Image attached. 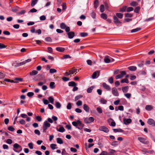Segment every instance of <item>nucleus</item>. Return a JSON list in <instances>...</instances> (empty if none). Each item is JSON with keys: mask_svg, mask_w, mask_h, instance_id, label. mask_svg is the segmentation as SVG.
I'll use <instances>...</instances> for the list:
<instances>
[{"mask_svg": "<svg viewBox=\"0 0 155 155\" xmlns=\"http://www.w3.org/2000/svg\"><path fill=\"white\" fill-rule=\"evenodd\" d=\"M45 40L46 41L49 42H51L52 41L51 39L49 37H48L46 38Z\"/></svg>", "mask_w": 155, "mask_h": 155, "instance_id": "63", "label": "nucleus"}, {"mask_svg": "<svg viewBox=\"0 0 155 155\" xmlns=\"http://www.w3.org/2000/svg\"><path fill=\"white\" fill-rule=\"evenodd\" d=\"M8 129L9 130L13 131L15 130V129L12 126H9L8 128Z\"/></svg>", "mask_w": 155, "mask_h": 155, "instance_id": "59", "label": "nucleus"}, {"mask_svg": "<svg viewBox=\"0 0 155 155\" xmlns=\"http://www.w3.org/2000/svg\"><path fill=\"white\" fill-rule=\"evenodd\" d=\"M112 93L114 96H118L119 95V94L117 90L115 87H114L112 88Z\"/></svg>", "mask_w": 155, "mask_h": 155, "instance_id": "4", "label": "nucleus"}, {"mask_svg": "<svg viewBox=\"0 0 155 155\" xmlns=\"http://www.w3.org/2000/svg\"><path fill=\"white\" fill-rule=\"evenodd\" d=\"M54 84H55L54 82H51L50 83V88L52 89L54 88L55 87Z\"/></svg>", "mask_w": 155, "mask_h": 155, "instance_id": "42", "label": "nucleus"}, {"mask_svg": "<svg viewBox=\"0 0 155 155\" xmlns=\"http://www.w3.org/2000/svg\"><path fill=\"white\" fill-rule=\"evenodd\" d=\"M99 1L98 0H95L94 3V7L95 8H96L98 6Z\"/></svg>", "mask_w": 155, "mask_h": 155, "instance_id": "22", "label": "nucleus"}, {"mask_svg": "<svg viewBox=\"0 0 155 155\" xmlns=\"http://www.w3.org/2000/svg\"><path fill=\"white\" fill-rule=\"evenodd\" d=\"M28 146L30 149H33V144L32 143H30L28 144Z\"/></svg>", "mask_w": 155, "mask_h": 155, "instance_id": "62", "label": "nucleus"}, {"mask_svg": "<svg viewBox=\"0 0 155 155\" xmlns=\"http://www.w3.org/2000/svg\"><path fill=\"white\" fill-rule=\"evenodd\" d=\"M87 34L86 33L82 32L80 33V35L82 37H84L87 35Z\"/></svg>", "mask_w": 155, "mask_h": 155, "instance_id": "55", "label": "nucleus"}, {"mask_svg": "<svg viewBox=\"0 0 155 155\" xmlns=\"http://www.w3.org/2000/svg\"><path fill=\"white\" fill-rule=\"evenodd\" d=\"M57 146V145L55 144H51L50 145V147L53 150H54L56 149L55 147Z\"/></svg>", "mask_w": 155, "mask_h": 155, "instance_id": "40", "label": "nucleus"}, {"mask_svg": "<svg viewBox=\"0 0 155 155\" xmlns=\"http://www.w3.org/2000/svg\"><path fill=\"white\" fill-rule=\"evenodd\" d=\"M115 151L114 150H111L108 153V155H114Z\"/></svg>", "mask_w": 155, "mask_h": 155, "instance_id": "37", "label": "nucleus"}, {"mask_svg": "<svg viewBox=\"0 0 155 155\" xmlns=\"http://www.w3.org/2000/svg\"><path fill=\"white\" fill-rule=\"evenodd\" d=\"M38 0H32V2L31 5L32 7H33L37 3Z\"/></svg>", "mask_w": 155, "mask_h": 155, "instance_id": "28", "label": "nucleus"}, {"mask_svg": "<svg viewBox=\"0 0 155 155\" xmlns=\"http://www.w3.org/2000/svg\"><path fill=\"white\" fill-rule=\"evenodd\" d=\"M101 17L104 19H106L107 18V16L105 13H102L101 15Z\"/></svg>", "mask_w": 155, "mask_h": 155, "instance_id": "33", "label": "nucleus"}, {"mask_svg": "<svg viewBox=\"0 0 155 155\" xmlns=\"http://www.w3.org/2000/svg\"><path fill=\"white\" fill-rule=\"evenodd\" d=\"M57 71L56 69L53 68H51V69L50 70L49 72L50 73L52 74L56 72Z\"/></svg>", "mask_w": 155, "mask_h": 155, "instance_id": "52", "label": "nucleus"}, {"mask_svg": "<svg viewBox=\"0 0 155 155\" xmlns=\"http://www.w3.org/2000/svg\"><path fill=\"white\" fill-rule=\"evenodd\" d=\"M130 5L132 6H135L137 5V4L136 2L133 1L131 2V3L130 4Z\"/></svg>", "mask_w": 155, "mask_h": 155, "instance_id": "44", "label": "nucleus"}, {"mask_svg": "<svg viewBox=\"0 0 155 155\" xmlns=\"http://www.w3.org/2000/svg\"><path fill=\"white\" fill-rule=\"evenodd\" d=\"M65 130L64 128L63 127H61L59 128L58 130V131L61 132H63Z\"/></svg>", "mask_w": 155, "mask_h": 155, "instance_id": "51", "label": "nucleus"}, {"mask_svg": "<svg viewBox=\"0 0 155 155\" xmlns=\"http://www.w3.org/2000/svg\"><path fill=\"white\" fill-rule=\"evenodd\" d=\"M145 109L148 111H150L153 109V107L150 105H147L145 107Z\"/></svg>", "mask_w": 155, "mask_h": 155, "instance_id": "19", "label": "nucleus"}, {"mask_svg": "<svg viewBox=\"0 0 155 155\" xmlns=\"http://www.w3.org/2000/svg\"><path fill=\"white\" fill-rule=\"evenodd\" d=\"M128 68L130 71H134L137 70V67L135 66H131L129 67Z\"/></svg>", "mask_w": 155, "mask_h": 155, "instance_id": "16", "label": "nucleus"}, {"mask_svg": "<svg viewBox=\"0 0 155 155\" xmlns=\"http://www.w3.org/2000/svg\"><path fill=\"white\" fill-rule=\"evenodd\" d=\"M120 74L117 75L116 76V79H117L121 78L126 74V72L124 71H120Z\"/></svg>", "mask_w": 155, "mask_h": 155, "instance_id": "5", "label": "nucleus"}, {"mask_svg": "<svg viewBox=\"0 0 155 155\" xmlns=\"http://www.w3.org/2000/svg\"><path fill=\"white\" fill-rule=\"evenodd\" d=\"M38 73V72L36 70H33L31 72H30L29 73L30 75L31 76H33L37 74Z\"/></svg>", "mask_w": 155, "mask_h": 155, "instance_id": "24", "label": "nucleus"}, {"mask_svg": "<svg viewBox=\"0 0 155 155\" xmlns=\"http://www.w3.org/2000/svg\"><path fill=\"white\" fill-rule=\"evenodd\" d=\"M141 28H137L135 29H134L132 30L131 31V32L132 33L135 32H136L139 31L140 30H141Z\"/></svg>", "mask_w": 155, "mask_h": 155, "instance_id": "26", "label": "nucleus"}, {"mask_svg": "<svg viewBox=\"0 0 155 155\" xmlns=\"http://www.w3.org/2000/svg\"><path fill=\"white\" fill-rule=\"evenodd\" d=\"M140 7L138 6V7H136L135 8L134 11L136 13H138L139 12V10H140Z\"/></svg>", "mask_w": 155, "mask_h": 155, "instance_id": "50", "label": "nucleus"}, {"mask_svg": "<svg viewBox=\"0 0 155 155\" xmlns=\"http://www.w3.org/2000/svg\"><path fill=\"white\" fill-rule=\"evenodd\" d=\"M82 97V96L81 95H79L76 96L75 98V101H77L79 99L81 98Z\"/></svg>", "mask_w": 155, "mask_h": 155, "instance_id": "49", "label": "nucleus"}, {"mask_svg": "<svg viewBox=\"0 0 155 155\" xmlns=\"http://www.w3.org/2000/svg\"><path fill=\"white\" fill-rule=\"evenodd\" d=\"M71 57L68 54H65L64 55L63 57L62 58V59H64L66 58H71Z\"/></svg>", "mask_w": 155, "mask_h": 155, "instance_id": "36", "label": "nucleus"}, {"mask_svg": "<svg viewBox=\"0 0 155 155\" xmlns=\"http://www.w3.org/2000/svg\"><path fill=\"white\" fill-rule=\"evenodd\" d=\"M15 81H18V83L19 82H22L23 81V79L22 78H15L14 79Z\"/></svg>", "mask_w": 155, "mask_h": 155, "instance_id": "46", "label": "nucleus"}, {"mask_svg": "<svg viewBox=\"0 0 155 155\" xmlns=\"http://www.w3.org/2000/svg\"><path fill=\"white\" fill-rule=\"evenodd\" d=\"M94 120V118L92 117H90L89 118H85L84 119V123L86 124L90 123L93 122Z\"/></svg>", "mask_w": 155, "mask_h": 155, "instance_id": "3", "label": "nucleus"}, {"mask_svg": "<svg viewBox=\"0 0 155 155\" xmlns=\"http://www.w3.org/2000/svg\"><path fill=\"white\" fill-rule=\"evenodd\" d=\"M48 100L51 104H54V99L52 96L49 97L48 98Z\"/></svg>", "mask_w": 155, "mask_h": 155, "instance_id": "32", "label": "nucleus"}, {"mask_svg": "<svg viewBox=\"0 0 155 155\" xmlns=\"http://www.w3.org/2000/svg\"><path fill=\"white\" fill-rule=\"evenodd\" d=\"M100 102L101 103L103 104H106L107 103V100L103 98H102L100 100Z\"/></svg>", "mask_w": 155, "mask_h": 155, "instance_id": "23", "label": "nucleus"}, {"mask_svg": "<svg viewBox=\"0 0 155 155\" xmlns=\"http://www.w3.org/2000/svg\"><path fill=\"white\" fill-rule=\"evenodd\" d=\"M62 79L64 81H67L69 80V78L66 77H63Z\"/></svg>", "mask_w": 155, "mask_h": 155, "instance_id": "60", "label": "nucleus"}, {"mask_svg": "<svg viewBox=\"0 0 155 155\" xmlns=\"http://www.w3.org/2000/svg\"><path fill=\"white\" fill-rule=\"evenodd\" d=\"M99 130L101 131H103L105 133H108L109 131L108 129L104 126H101L100 127Z\"/></svg>", "mask_w": 155, "mask_h": 155, "instance_id": "8", "label": "nucleus"}, {"mask_svg": "<svg viewBox=\"0 0 155 155\" xmlns=\"http://www.w3.org/2000/svg\"><path fill=\"white\" fill-rule=\"evenodd\" d=\"M100 71H97L94 72L92 75V78L93 79H94L96 78V76L97 74H98V76H99Z\"/></svg>", "mask_w": 155, "mask_h": 155, "instance_id": "14", "label": "nucleus"}, {"mask_svg": "<svg viewBox=\"0 0 155 155\" xmlns=\"http://www.w3.org/2000/svg\"><path fill=\"white\" fill-rule=\"evenodd\" d=\"M31 61V59H28L26 60H25L23 61L20 62L18 64V66H20L28 62Z\"/></svg>", "mask_w": 155, "mask_h": 155, "instance_id": "13", "label": "nucleus"}, {"mask_svg": "<svg viewBox=\"0 0 155 155\" xmlns=\"http://www.w3.org/2000/svg\"><path fill=\"white\" fill-rule=\"evenodd\" d=\"M104 61L107 63H109L110 62V59L108 56H106L104 59Z\"/></svg>", "mask_w": 155, "mask_h": 155, "instance_id": "17", "label": "nucleus"}, {"mask_svg": "<svg viewBox=\"0 0 155 155\" xmlns=\"http://www.w3.org/2000/svg\"><path fill=\"white\" fill-rule=\"evenodd\" d=\"M138 140L141 143L145 144H148V141L146 140V139L143 138L142 137H139L138 138Z\"/></svg>", "mask_w": 155, "mask_h": 155, "instance_id": "7", "label": "nucleus"}, {"mask_svg": "<svg viewBox=\"0 0 155 155\" xmlns=\"http://www.w3.org/2000/svg\"><path fill=\"white\" fill-rule=\"evenodd\" d=\"M69 38L71 39L74 36V33L73 31L68 32L67 33Z\"/></svg>", "mask_w": 155, "mask_h": 155, "instance_id": "12", "label": "nucleus"}, {"mask_svg": "<svg viewBox=\"0 0 155 155\" xmlns=\"http://www.w3.org/2000/svg\"><path fill=\"white\" fill-rule=\"evenodd\" d=\"M60 27L61 29H64L67 26L64 23H62L60 24Z\"/></svg>", "mask_w": 155, "mask_h": 155, "instance_id": "29", "label": "nucleus"}, {"mask_svg": "<svg viewBox=\"0 0 155 155\" xmlns=\"http://www.w3.org/2000/svg\"><path fill=\"white\" fill-rule=\"evenodd\" d=\"M34 95V93L32 92H29L27 94V96L29 97H31Z\"/></svg>", "mask_w": 155, "mask_h": 155, "instance_id": "53", "label": "nucleus"}, {"mask_svg": "<svg viewBox=\"0 0 155 155\" xmlns=\"http://www.w3.org/2000/svg\"><path fill=\"white\" fill-rule=\"evenodd\" d=\"M77 70V69H71L69 70V72L71 74H73L74 73L76 72Z\"/></svg>", "mask_w": 155, "mask_h": 155, "instance_id": "39", "label": "nucleus"}, {"mask_svg": "<svg viewBox=\"0 0 155 155\" xmlns=\"http://www.w3.org/2000/svg\"><path fill=\"white\" fill-rule=\"evenodd\" d=\"M51 124L47 120L45 121L43 125V133H45L47 129L50 127Z\"/></svg>", "mask_w": 155, "mask_h": 155, "instance_id": "2", "label": "nucleus"}, {"mask_svg": "<svg viewBox=\"0 0 155 155\" xmlns=\"http://www.w3.org/2000/svg\"><path fill=\"white\" fill-rule=\"evenodd\" d=\"M55 106L57 108H59L61 107V105L59 102H56Z\"/></svg>", "mask_w": 155, "mask_h": 155, "instance_id": "41", "label": "nucleus"}, {"mask_svg": "<svg viewBox=\"0 0 155 155\" xmlns=\"http://www.w3.org/2000/svg\"><path fill=\"white\" fill-rule=\"evenodd\" d=\"M120 82L121 83H128L129 81L127 78H125L124 79H122L121 81Z\"/></svg>", "mask_w": 155, "mask_h": 155, "instance_id": "35", "label": "nucleus"}, {"mask_svg": "<svg viewBox=\"0 0 155 155\" xmlns=\"http://www.w3.org/2000/svg\"><path fill=\"white\" fill-rule=\"evenodd\" d=\"M76 104L78 106H80L82 105V102L81 101L79 100L76 102Z\"/></svg>", "mask_w": 155, "mask_h": 155, "instance_id": "48", "label": "nucleus"}, {"mask_svg": "<svg viewBox=\"0 0 155 155\" xmlns=\"http://www.w3.org/2000/svg\"><path fill=\"white\" fill-rule=\"evenodd\" d=\"M102 86L107 91H110L111 90V87L108 84L105 83H103L102 84Z\"/></svg>", "mask_w": 155, "mask_h": 155, "instance_id": "6", "label": "nucleus"}, {"mask_svg": "<svg viewBox=\"0 0 155 155\" xmlns=\"http://www.w3.org/2000/svg\"><path fill=\"white\" fill-rule=\"evenodd\" d=\"M123 122L124 124L127 125L130 123L132 122V120L130 118H124L123 120Z\"/></svg>", "mask_w": 155, "mask_h": 155, "instance_id": "10", "label": "nucleus"}, {"mask_svg": "<svg viewBox=\"0 0 155 155\" xmlns=\"http://www.w3.org/2000/svg\"><path fill=\"white\" fill-rule=\"evenodd\" d=\"M107 152L105 151H103L100 155H108Z\"/></svg>", "mask_w": 155, "mask_h": 155, "instance_id": "64", "label": "nucleus"}, {"mask_svg": "<svg viewBox=\"0 0 155 155\" xmlns=\"http://www.w3.org/2000/svg\"><path fill=\"white\" fill-rule=\"evenodd\" d=\"M100 11L101 12H103L104 11V7L103 5H101L100 7Z\"/></svg>", "mask_w": 155, "mask_h": 155, "instance_id": "38", "label": "nucleus"}, {"mask_svg": "<svg viewBox=\"0 0 155 155\" xmlns=\"http://www.w3.org/2000/svg\"><path fill=\"white\" fill-rule=\"evenodd\" d=\"M126 6H124L120 8V11L122 12H125L126 11Z\"/></svg>", "mask_w": 155, "mask_h": 155, "instance_id": "27", "label": "nucleus"}, {"mask_svg": "<svg viewBox=\"0 0 155 155\" xmlns=\"http://www.w3.org/2000/svg\"><path fill=\"white\" fill-rule=\"evenodd\" d=\"M36 119L39 122H40L42 120V118L40 116H36Z\"/></svg>", "mask_w": 155, "mask_h": 155, "instance_id": "58", "label": "nucleus"}, {"mask_svg": "<svg viewBox=\"0 0 155 155\" xmlns=\"http://www.w3.org/2000/svg\"><path fill=\"white\" fill-rule=\"evenodd\" d=\"M46 19V17L45 15H42L40 17V19L41 21L45 20Z\"/></svg>", "mask_w": 155, "mask_h": 155, "instance_id": "54", "label": "nucleus"}, {"mask_svg": "<svg viewBox=\"0 0 155 155\" xmlns=\"http://www.w3.org/2000/svg\"><path fill=\"white\" fill-rule=\"evenodd\" d=\"M57 143L60 144H62L63 143L62 140L60 138H57Z\"/></svg>", "mask_w": 155, "mask_h": 155, "instance_id": "30", "label": "nucleus"}, {"mask_svg": "<svg viewBox=\"0 0 155 155\" xmlns=\"http://www.w3.org/2000/svg\"><path fill=\"white\" fill-rule=\"evenodd\" d=\"M72 125L77 127L78 129H82L84 127V125L82 123L81 121L79 120L77 121H73L72 123Z\"/></svg>", "mask_w": 155, "mask_h": 155, "instance_id": "1", "label": "nucleus"}, {"mask_svg": "<svg viewBox=\"0 0 155 155\" xmlns=\"http://www.w3.org/2000/svg\"><path fill=\"white\" fill-rule=\"evenodd\" d=\"M116 16L120 18L121 19L123 18V15L121 13H117L116 14Z\"/></svg>", "mask_w": 155, "mask_h": 155, "instance_id": "31", "label": "nucleus"}, {"mask_svg": "<svg viewBox=\"0 0 155 155\" xmlns=\"http://www.w3.org/2000/svg\"><path fill=\"white\" fill-rule=\"evenodd\" d=\"M125 15L126 17H131L133 16L132 14L128 13H125Z\"/></svg>", "mask_w": 155, "mask_h": 155, "instance_id": "57", "label": "nucleus"}, {"mask_svg": "<svg viewBox=\"0 0 155 155\" xmlns=\"http://www.w3.org/2000/svg\"><path fill=\"white\" fill-rule=\"evenodd\" d=\"M94 88V86H92L91 87H90L89 88H88L87 90V92L88 93H91V92L92 90H93Z\"/></svg>", "mask_w": 155, "mask_h": 155, "instance_id": "25", "label": "nucleus"}, {"mask_svg": "<svg viewBox=\"0 0 155 155\" xmlns=\"http://www.w3.org/2000/svg\"><path fill=\"white\" fill-rule=\"evenodd\" d=\"M108 81L111 84H112L114 82V80L112 77L109 78L108 79Z\"/></svg>", "mask_w": 155, "mask_h": 155, "instance_id": "45", "label": "nucleus"}, {"mask_svg": "<svg viewBox=\"0 0 155 155\" xmlns=\"http://www.w3.org/2000/svg\"><path fill=\"white\" fill-rule=\"evenodd\" d=\"M147 123L150 125L155 126V121L152 119H149L148 120Z\"/></svg>", "mask_w": 155, "mask_h": 155, "instance_id": "9", "label": "nucleus"}, {"mask_svg": "<svg viewBox=\"0 0 155 155\" xmlns=\"http://www.w3.org/2000/svg\"><path fill=\"white\" fill-rule=\"evenodd\" d=\"M76 84L74 81H71L68 83V85L69 86L74 87L76 86Z\"/></svg>", "mask_w": 155, "mask_h": 155, "instance_id": "21", "label": "nucleus"}, {"mask_svg": "<svg viewBox=\"0 0 155 155\" xmlns=\"http://www.w3.org/2000/svg\"><path fill=\"white\" fill-rule=\"evenodd\" d=\"M83 108L84 110L86 112H88L90 111V108L86 104H84L83 105Z\"/></svg>", "mask_w": 155, "mask_h": 155, "instance_id": "15", "label": "nucleus"}, {"mask_svg": "<svg viewBox=\"0 0 155 155\" xmlns=\"http://www.w3.org/2000/svg\"><path fill=\"white\" fill-rule=\"evenodd\" d=\"M97 110L99 114L102 113V109L100 107H98L97 108Z\"/></svg>", "mask_w": 155, "mask_h": 155, "instance_id": "47", "label": "nucleus"}, {"mask_svg": "<svg viewBox=\"0 0 155 155\" xmlns=\"http://www.w3.org/2000/svg\"><path fill=\"white\" fill-rule=\"evenodd\" d=\"M113 19H114V22L115 24H121V22L119 20L118 18L116 16H114L113 17Z\"/></svg>", "mask_w": 155, "mask_h": 155, "instance_id": "11", "label": "nucleus"}, {"mask_svg": "<svg viewBox=\"0 0 155 155\" xmlns=\"http://www.w3.org/2000/svg\"><path fill=\"white\" fill-rule=\"evenodd\" d=\"M56 50L58 51L62 52L64 51L65 49L64 48L62 47H57L56 48Z\"/></svg>", "mask_w": 155, "mask_h": 155, "instance_id": "18", "label": "nucleus"}, {"mask_svg": "<svg viewBox=\"0 0 155 155\" xmlns=\"http://www.w3.org/2000/svg\"><path fill=\"white\" fill-rule=\"evenodd\" d=\"M134 10V8L132 7H129L127 8V12H130L133 11Z\"/></svg>", "mask_w": 155, "mask_h": 155, "instance_id": "56", "label": "nucleus"}, {"mask_svg": "<svg viewBox=\"0 0 155 155\" xmlns=\"http://www.w3.org/2000/svg\"><path fill=\"white\" fill-rule=\"evenodd\" d=\"M128 87L127 86L123 87L122 88V90L124 93H126L128 91Z\"/></svg>", "mask_w": 155, "mask_h": 155, "instance_id": "20", "label": "nucleus"}, {"mask_svg": "<svg viewBox=\"0 0 155 155\" xmlns=\"http://www.w3.org/2000/svg\"><path fill=\"white\" fill-rule=\"evenodd\" d=\"M34 132L36 134L38 135H39L40 134V131L38 130H35L34 131Z\"/></svg>", "mask_w": 155, "mask_h": 155, "instance_id": "61", "label": "nucleus"}, {"mask_svg": "<svg viewBox=\"0 0 155 155\" xmlns=\"http://www.w3.org/2000/svg\"><path fill=\"white\" fill-rule=\"evenodd\" d=\"M13 147L14 148L17 149L18 148H21V150L22 149L21 147V146H20L19 144L17 143H15L13 146Z\"/></svg>", "mask_w": 155, "mask_h": 155, "instance_id": "43", "label": "nucleus"}, {"mask_svg": "<svg viewBox=\"0 0 155 155\" xmlns=\"http://www.w3.org/2000/svg\"><path fill=\"white\" fill-rule=\"evenodd\" d=\"M91 15L93 18L95 19L96 18V14L93 11L91 13Z\"/></svg>", "mask_w": 155, "mask_h": 155, "instance_id": "34", "label": "nucleus"}]
</instances>
